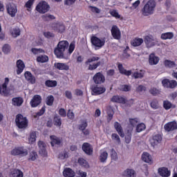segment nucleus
<instances>
[{"instance_id": "obj_1", "label": "nucleus", "mask_w": 177, "mask_h": 177, "mask_svg": "<svg viewBox=\"0 0 177 177\" xmlns=\"http://www.w3.org/2000/svg\"><path fill=\"white\" fill-rule=\"evenodd\" d=\"M68 49V41L63 40L59 41L58 44L54 49V53L57 59H66L64 52Z\"/></svg>"}, {"instance_id": "obj_2", "label": "nucleus", "mask_w": 177, "mask_h": 177, "mask_svg": "<svg viewBox=\"0 0 177 177\" xmlns=\"http://www.w3.org/2000/svg\"><path fill=\"white\" fill-rule=\"evenodd\" d=\"M156 8V1L154 0H149L143 7L141 12L143 16H150L154 13Z\"/></svg>"}, {"instance_id": "obj_3", "label": "nucleus", "mask_w": 177, "mask_h": 177, "mask_svg": "<svg viewBox=\"0 0 177 177\" xmlns=\"http://www.w3.org/2000/svg\"><path fill=\"white\" fill-rule=\"evenodd\" d=\"M98 60H100V57H99L93 56V57L88 58L85 62L86 66H88V70H89L90 71H93V70H96V68H97V67L101 66L102 65V62H98ZM93 62H98L93 63ZM91 63H93V64H91Z\"/></svg>"}, {"instance_id": "obj_4", "label": "nucleus", "mask_w": 177, "mask_h": 177, "mask_svg": "<svg viewBox=\"0 0 177 177\" xmlns=\"http://www.w3.org/2000/svg\"><path fill=\"white\" fill-rule=\"evenodd\" d=\"M17 127L19 129H26L28 127V120L23 116L21 114H18L15 119Z\"/></svg>"}, {"instance_id": "obj_5", "label": "nucleus", "mask_w": 177, "mask_h": 177, "mask_svg": "<svg viewBox=\"0 0 177 177\" xmlns=\"http://www.w3.org/2000/svg\"><path fill=\"white\" fill-rule=\"evenodd\" d=\"M11 156L26 157L28 156V150L24 147H16L10 151Z\"/></svg>"}, {"instance_id": "obj_6", "label": "nucleus", "mask_w": 177, "mask_h": 177, "mask_svg": "<svg viewBox=\"0 0 177 177\" xmlns=\"http://www.w3.org/2000/svg\"><path fill=\"white\" fill-rule=\"evenodd\" d=\"M49 9H50V6H49V4L45 1H40L36 6L37 12L41 14L49 12Z\"/></svg>"}, {"instance_id": "obj_7", "label": "nucleus", "mask_w": 177, "mask_h": 177, "mask_svg": "<svg viewBox=\"0 0 177 177\" xmlns=\"http://www.w3.org/2000/svg\"><path fill=\"white\" fill-rule=\"evenodd\" d=\"M91 42L93 46L100 49V48H103L104 46V44H106V40L104 39H100L96 36H93L91 38Z\"/></svg>"}, {"instance_id": "obj_8", "label": "nucleus", "mask_w": 177, "mask_h": 177, "mask_svg": "<svg viewBox=\"0 0 177 177\" xmlns=\"http://www.w3.org/2000/svg\"><path fill=\"white\" fill-rule=\"evenodd\" d=\"M93 81H94V83L97 85H101V84H104L106 77L102 72H98L93 77Z\"/></svg>"}, {"instance_id": "obj_9", "label": "nucleus", "mask_w": 177, "mask_h": 177, "mask_svg": "<svg viewBox=\"0 0 177 177\" xmlns=\"http://www.w3.org/2000/svg\"><path fill=\"white\" fill-rule=\"evenodd\" d=\"M162 85H163L164 88H167L169 89H174L177 87V82L176 80H170L169 79H164L162 81Z\"/></svg>"}, {"instance_id": "obj_10", "label": "nucleus", "mask_w": 177, "mask_h": 177, "mask_svg": "<svg viewBox=\"0 0 177 177\" xmlns=\"http://www.w3.org/2000/svg\"><path fill=\"white\" fill-rule=\"evenodd\" d=\"M6 9L8 15H10L11 17H15L16 16V14L17 13V6L15 3H8L6 6Z\"/></svg>"}, {"instance_id": "obj_11", "label": "nucleus", "mask_w": 177, "mask_h": 177, "mask_svg": "<svg viewBox=\"0 0 177 177\" xmlns=\"http://www.w3.org/2000/svg\"><path fill=\"white\" fill-rule=\"evenodd\" d=\"M42 103V97L39 95H35L30 102L31 107H38Z\"/></svg>"}, {"instance_id": "obj_12", "label": "nucleus", "mask_w": 177, "mask_h": 177, "mask_svg": "<svg viewBox=\"0 0 177 177\" xmlns=\"http://www.w3.org/2000/svg\"><path fill=\"white\" fill-rule=\"evenodd\" d=\"M52 28L56 32H59L61 34H62V32H64V31L66 30V26L62 22H56V23L53 24Z\"/></svg>"}, {"instance_id": "obj_13", "label": "nucleus", "mask_w": 177, "mask_h": 177, "mask_svg": "<svg viewBox=\"0 0 177 177\" xmlns=\"http://www.w3.org/2000/svg\"><path fill=\"white\" fill-rule=\"evenodd\" d=\"M38 146L40 156H41V157H47L48 151H46V143L44 142V141H39Z\"/></svg>"}, {"instance_id": "obj_14", "label": "nucleus", "mask_w": 177, "mask_h": 177, "mask_svg": "<svg viewBox=\"0 0 177 177\" xmlns=\"http://www.w3.org/2000/svg\"><path fill=\"white\" fill-rule=\"evenodd\" d=\"M82 149L87 156H92L93 154V147L88 142L83 143Z\"/></svg>"}, {"instance_id": "obj_15", "label": "nucleus", "mask_w": 177, "mask_h": 177, "mask_svg": "<svg viewBox=\"0 0 177 177\" xmlns=\"http://www.w3.org/2000/svg\"><path fill=\"white\" fill-rule=\"evenodd\" d=\"M111 32L114 39H121V31L116 25H113L111 28Z\"/></svg>"}, {"instance_id": "obj_16", "label": "nucleus", "mask_w": 177, "mask_h": 177, "mask_svg": "<svg viewBox=\"0 0 177 177\" xmlns=\"http://www.w3.org/2000/svg\"><path fill=\"white\" fill-rule=\"evenodd\" d=\"M162 140V136L161 134H153L152 138L151 139V145L154 147L161 143Z\"/></svg>"}, {"instance_id": "obj_17", "label": "nucleus", "mask_w": 177, "mask_h": 177, "mask_svg": "<svg viewBox=\"0 0 177 177\" xmlns=\"http://www.w3.org/2000/svg\"><path fill=\"white\" fill-rule=\"evenodd\" d=\"M144 41L145 42L147 48H152L156 45L154 37L153 35H147L144 37Z\"/></svg>"}, {"instance_id": "obj_18", "label": "nucleus", "mask_w": 177, "mask_h": 177, "mask_svg": "<svg viewBox=\"0 0 177 177\" xmlns=\"http://www.w3.org/2000/svg\"><path fill=\"white\" fill-rule=\"evenodd\" d=\"M165 131L166 132H171L177 129V123L176 121L169 122L165 124L164 126Z\"/></svg>"}, {"instance_id": "obj_19", "label": "nucleus", "mask_w": 177, "mask_h": 177, "mask_svg": "<svg viewBox=\"0 0 177 177\" xmlns=\"http://www.w3.org/2000/svg\"><path fill=\"white\" fill-rule=\"evenodd\" d=\"M92 95L97 96V95H102L106 92V88L102 86H95L91 88Z\"/></svg>"}, {"instance_id": "obj_20", "label": "nucleus", "mask_w": 177, "mask_h": 177, "mask_svg": "<svg viewBox=\"0 0 177 177\" xmlns=\"http://www.w3.org/2000/svg\"><path fill=\"white\" fill-rule=\"evenodd\" d=\"M54 67H55L57 70L62 71H68V70H70V66L65 63L55 62L54 64Z\"/></svg>"}, {"instance_id": "obj_21", "label": "nucleus", "mask_w": 177, "mask_h": 177, "mask_svg": "<svg viewBox=\"0 0 177 177\" xmlns=\"http://www.w3.org/2000/svg\"><path fill=\"white\" fill-rule=\"evenodd\" d=\"M24 77L26 81H28V82H29L30 84H35L36 82L35 76L32 75V73H31V72L26 71L24 73Z\"/></svg>"}, {"instance_id": "obj_22", "label": "nucleus", "mask_w": 177, "mask_h": 177, "mask_svg": "<svg viewBox=\"0 0 177 177\" xmlns=\"http://www.w3.org/2000/svg\"><path fill=\"white\" fill-rule=\"evenodd\" d=\"M111 102H113V103H120L122 104H125L127 103V99L120 95H113L111 99Z\"/></svg>"}, {"instance_id": "obj_23", "label": "nucleus", "mask_w": 177, "mask_h": 177, "mask_svg": "<svg viewBox=\"0 0 177 177\" xmlns=\"http://www.w3.org/2000/svg\"><path fill=\"white\" fill-rule=\"evenodd\" d=\"M50 139H51L50 145H51L52 147H53L55 146H61L62 145V138H60L59 137H56V136H51Z\"/></svg>"}, {"instance_id": "obj_24", "label": "nucleus", "mask_w": 177, "mask_h": 177, "mask_svg": "<svg viewBox=\"0 0 177 177\" xmlns=\"http://www.w3.org/2000/svg\"><path fill=\"white\" fill-rule=\"evenodd\" d=\"M158 62H160V58L156 55L151 53L149 56V63L151 66H156V64H158Z\"/></svg>"}, {"instance_id": "obj_25", "label": "nucleus", "mask_w": 177, "mask_h": 177, "mask_svg": "<svg viewBox=\"0 0 177 177\" xmlns=\"http://www.w3.org/2000/svg\"><path fill=\"white\" fill-rule=\"evenodd\" d=\"M114 128L118 131V133L121 138H124L125 136V134L124 133V130L122 129V127L121 126V124H120L118 122H114Z\"/></svg>"}, {"instance_id": "obj_26", "label": "nucleus", "mask_w": 177, "mask_h": 177, "mask_svg": "<svg viewBox=\"0 0 177 177\" xmlns=\"http://www.w3.org/2000/svg\"><path fill=\"white\" fill-rule=\"evenodd\" d=\"M158 174L160 176L168 177L171 176V171L168 170L167 167H160L158 169Z\"/></svg>"}, {"instance_id": "obj_27", "label": "nucleus", "mask_w": 177, "mask_h": 177, "mask_svg": "<svg viewBox=\"0 0 177 177\" xmlns=\"http://www.w3.org/2000/svg\"><path fill=\"white\" fill-rule=\"evenodd\" d=\"M17 74L19 75L21 73H23V70H24V67H26V65L24 64V62L21 59H18L17 61Z\"/></svg>"}, {"instance_id": "obj_28", "label": "nucleus", "mask_w": 177, "mask_h": 177, "mask_svg": "<svg viewBox=\"0 0 177 177\" xmlns=\"http://www.w3.org/2000/svg\"><path fill=\"white\" fill-rule=\"evenodd\" d=\"M63 176L64 177H74L75 176V171L70 167H66L63 171Z\"/></svg>"}, {"instance_id": "obj_29", "label": "nucleus", "mask_w": 177, "mask_h": 177, "mask_svg": "<svg viewBox=\"0 0 177 177\" xmlns=\"http://www.w3.org/2000/svg\"><path fill=\"white\" fill-rule=\"evenodd\" d=\"M118 68L120 74H123L124 75H127V77H129V75L132 74V71H127V69H124L122 64H119L118 65Z\"/></svg>"}, {"instance_id": "obj_30", "label": "nucleus", "mask_w": 177, "mask_h": 177, "mask_svg": "<svg viewBox=\"0 0 177 177\" xmlns=\"http://www.w3.org/2000/svg\"><path fill=\"white\" fill-rule=\"evenodd\" d=\"M10 175L12 177H23V171L18 169H11Z\"/></svg>"}, {"instance_id": "obj_31", "label": "nucleus", "mask_w": 177, "mask_h": 177, "mask_svg": "<svg viewBox=\"0 0 177 177\" xmlns=\"http://www.w3.org/2000/svg\"><path fill=\"white\" fill-rule=\"evenodd\" d=\"M12 102L13 106H17L18 107H20V106L23 104L24 100L21 97H18L12 98Z\"/></svg>"}, {"instance_id": "obj_32", "label": "nucleus", "mask_w": 177, "mask_h": 177, "mask_svg": "<svg viewBox=\"0 0 177 177\" xmlns=\"http://www.w3.org/2000/svg\"><path fill=\"white\" fill-rule=\"evenodd\" d=\"M142 161H145V162L151 164V156L147 152H145L142 155Z\"/></svg>"}, {"instance_id": "obj_33", "label": "nucleus", "mask_w": 177, "mask_h": 177, "mask_svg": "<svg viewBox=\"0 0 177 177\" xmlns=\"http://www.w3.org/2000/svg\"><path fill=\"white\" fill-rule=\"evenodd\" d=\"M143 43V39L136 38L131 41L132 46H140Z\"/></svg>"}, {"instance_id": "obj_34", "label": "nucleus", "mask_w": 177, "mask_h": 177, "mask_svg": "<svg viewBox=\"0 0 177 177\" xmlns=\"http://www.w3.org/2000/svg\"><path fill=\"white\" fill-rule=\"evenodd\" d=\"M109 157V153L107 151H104L100 154V162H106L107 158Z\"/></svg>"}, {"instance_id": "obj_35", "label": "nucleus", "mask_w": 177, "mask_h": 177, "mask_svg": "<svg viewBox=\"0 0 177 177\" xmlns=\"http://www.w3.org/2000/svg\"><path fill=\"white\" fill-rule=\"evenodd\" d=\"M165 66L167 68H174L176 67V64L174 61L166 59L164 62Z\"/></svg>"}, {"instance_id": "obj_36", "label": "nucleus", "mask_w": 177, "mask_h": 177, "mask_svg": "<svg viewBox=\"0 0 177 177\" xmlns=\"http://www.w3.org/2000/svg\"><path fill=\"white\" fill-rule=\"evenodd\" d=\"M45 85L48 88H55V86H57V82L56 80H46Z\"/></svg>"}, {"instance_id": "obj_37", "label": "nucleus", "mask_w": 177, "mask_h": 177, "mask_svg": "<svg viewBox=\"0 0 177 177\" xmlns=\"http://www.w3.org/2000/svg\"><path fill=\"white\" fill-rule=\"evenodd\" d=\"M77 162L80 164V165L84 167V168H89V163H88V161H86L83 158H80L77 160Z\"/></svg>"}, {"instance_id": "obj_38", "label": "nucleus", "mask_w": 177, "mask_h": 177, "mask_svg": "<svg viewBox=\"0 0 177 177\" xmlns=\"http://www.w3.org/2000/svg\"><path fill=\"white\" fill-rule=\"evenodd\" d=\"M150 106L151 109H153V110H157L160 109V104L158 103V100L157 99L152 100L150 103Z\"/></svg>"}, {"instance_id": "obj_39", "label": "nucleus", "mask_w": 177, "mask_h": 177, "mask_svg": "<svg viewBox=\"0 0 177 177\" xmlns=\"http://www.w3.org/2000/svg\"><path fill=\"white\" fill-rule=\"evenodd\" d=\"M35 140H37V133H35V131H32L30 133L28 142L30 145H32V143H34V142H35Z\"/></svg>"}, {"instance_id": "obj_40", "label": "nucleus", "mask_w": 177, "mask_h": 177, "mask_svg": "<svg viewBox=\"0 0 177 177\" xmlns=\"http://www.w3.org/2000/svg\"><path fill=\"white\" fill-rule=\"evenodd\" d=\"M41 19L44 20V21H50V20H55L56 17H54L53 15L46 14L41 16Z\"/></svg>"}, {"instance_id": "obj_41", "label": "nucleus", "mask_w": 177, "mask_h": 177, "mask_svg": "<svg viewBox=\"0 0 177 177\" xmlns=\"http://www.w3.org/2000/svg\"><path fill=\"white\" fill-rule=\"evenodd\" d=\"M54 125L55 127H62V118L58 115H55L54 117Z\"/></svg>"}, {"instance_id": "obj_42", "label": "nucleus", "mask_w": 177, "mask_h": 177, "mask_svg": "<svg viewBox=\"0 0 177 177\" xmlns=\"http://www.w3.org/2000/svg\"><path fill=\"white\" fill-rule=\"evenodd\" d=\"M162 39H172L174 38V33L172 32H166L163 33L161 35Z\"/></svg>"}, {"instance_id": "obj_43", "label": "nucleus", "mask_w": 177, "mask_h": 177, "mask_svg": "<svg viewBox=\"0 0 177 177\" xmlns=\"http://www.w3.org/2000/svg\"><path fill=\"white\" fill-rule=\"evenodd\" d=\"M48 60H49V57L46 55H41L37 58V62L39 63H46Z\"/></svg>"}, {"instance_id": "obj_44", "label": "nucleus", "mask_w": 177, "mask_h": 177, "mask_svg": "<svg viewBox=\"0 0 177 177\" xmlns=\"http://www.w3.org/2000/svg\"><path fill=\"white\" fill-rule=\"evenodd\" d=\"M8 85H9V78L6 77L5 82L2 84V89H3L2 92L3 93H4V95H6V89H8Z\"/></svg>"}, {"instance_id": "obj_45", "label": "nucleus", "mask_w": 177, "mask_h": 177, "mask_svg": "<svg viewBox=\"0 0 177 177\" xmlns=\"http://www.w3.org/2000/svg\"><path fill=\"white\" fill-rule=\"evenodd\" d=\"M124 139L126 143H131V140L132 139V133L131 132V131L127 130Z\"/></svg>"}, {"instance_id": "obj_46", "label": "nucleus", "mask_w": 177, "mask_h": 177, "mask_svg": "<svg viewBox=\"0 0 177 177\" xmlns=\"http://www.w3.org/2000/svg\"><path fill=\"white\" fill-rule=\"evenodd\" d=\"M125 176L127 177H133L135 176V170L132 169H127L124 171Z\"/></svg>"}, {"instance_id": "obj_47", "label": "nucleus", "mask_w": 177, "mask_h": 177, "mask_svg": "<svg viewBox=\"0 0 177 177\" xmlns=\"http://www.w3.org/2000/svg\"><path fill=\"white\" fill-rule=\"evenodd\" d=\"M54 100H55V97H53V95L48 96L46 102L47 106H53Z\"/></svg>"}, {"instance_id": "obj_48", "label": "nucleus", "mask_w": 177, "mask_h": 177, "mask_svg": "<svg viewBox=\"0 0 177 177\" xmlns=\"http://www.w3.org/2000/svg\"><path fill=\"white\" fill-rule=\"evenodd\" d=\"M146 129V124L145 123H140L136 127V132H142Z\"/></svg>"}, {"instance_id": "obj_49", "label": "nucleus", "mask_w": 177, "mask_h": 177, "mask_svg": "<svg viewBox=\"0 0 177 177\" xmlns=\"http://www.w3.org/2000/svg\"><path fill=\"white\" fill-rule=\"evenodd\" d=\"M129 124L131 127H136L139 124V119L138 118H129Z\"/></svg>"}, {"instance_id": "obj_50", "label": "nucleus", "mask_w": 177, "mask_h": 177, "mask_svg": "<svg viewBox=\"0 0 177 177\" xmlns=\"http://www.w3.org/2000/svg\"><path fill=\"white\" fill-rule=\"evenodd\" d=\"M111 138H112V140H115L118 145H121V139L120 138V136H118V134L112 133Z\"/></svg>"}, {"instance_id": "obj_51", "label": "nucleus", "mask_w": 177, "mask_h": 177, "mask_svg": "<svg viewBox=\"0 0 177 177\" xmlns=\"http://www.w3.org/2000/svg\"><path fill=\"white\" fill-rule=\"evenodd\" d=\"M38 158V153L35 151H32L29 155L28 160H30L31 161H35Z\"/></svg>"}, {"instance_id": "obj_52", "label": "nucleus", "mask_w": 177, "mask_h": 177, "mask_svg": "<svg viewBox=\"0 0 177 177\" xmlns=\"http://www.w3.org/2000/svg\"><path fill=\"white\" fill-rule=\"evenodd\" d=\"M121 91H122L123 92H129V91H131V85H128V84H123L120 86V88Z\"/></svg>"}, {"instance_id": "obj_53", "label": "nucleus", "mask_w": 177, "mask_h": 177, "mask_svg": "<svg viewBox=\"0 0 177 177\" xmlns=\"http://www.w3.org/2000/svg\"><path fill=\"white\" fill-rule=\"evenodd\" d=\"M88 127V122H86V121H82V124L78 125V129L80 131H84L85 129H86V127Z\"/></svg>"}, {"instance_id": "obj_54", "label": "nucleus", "mask_w": 177, "mask_h": 177, "mask_svg": "<svg viewBox=\"0 0 177 177\" xmlns=\"http://www.w3.org/2000/svg\"><path fill=\"white\" fill-rule=\"evenodd\" d=\"M149 93L152 95L153 96H157V95H160V90H158L156 88H151L149 90Z\"/></svg>"}, {"instance_id": "obj_55", "label": "nucleus", "mask_w": 177, "mask_h": 177, "mask_svg": "<svg viewBox=\"0 0 177 177\" xmlns=\"http://www.w3.org/2000/svg\"><path fill=\"white\" fill-rule=\"evenodd\" d=\"M2 50L5 55H8L10 52V46L9 44H4Z\"/></svg>"}, {"instance_id": "obj_56", "label": "nucleus", "mask_w": 177, "mask_h": 177, "mask_svg": "<svg viewBox=\"0 0 177 177\" xmlns=\"http://www.w3.org/2000/svg\"><path fill=\"white\" fill-rule=\"evenodd\" d=\"M46 111V106L44 105V106L39 110L37 113L35 117H41V115H44L45 114V111Z\"/></svg>"}, {"instance_id": "obj_57", "label": "nucleus", "mask_w": 177, "mask_h": 177, "mask_svg": "<svg viewBox=\"0 0 177 177\" xmlns=\"http://www.w3.org/2000/svg\"><path fill=\"white\" fill-rule=\"evenodd\" d=\"M20 28H15L12 30V36H14L15 38L19 37V35H20Z\"/></svg>"}, {"instance_id": "obj_58", "label": "nucleus", "mask_w": 177, "mask_h": 177, "mask_svg": "<svg viewBox=\"0 0 177 177\" xmlns=\"http://www.w3.org/2000/svg\"><path fill=\"white\" fill-rule=\"evenodd\" d=\"M163 107L165 110H169L172 107V104L169 101H164Z\"/></svg>"}, {"instance_id": "obj_59", "label": "nucleus", "mask_w": 177, "mask_h": 177, "mask_svg": "<svg viewBox=\"0 0 177 177\" xmlns=\"http://www.w3.org/2000/svg\"><path fill=\"white\" fill-rule=\"evenodd\" d=\"M75 49V44H74L73 43H71L68 50V56H70V55H71V53H73V52H74Z\"/></svg>"}, {"instance_id": "obj_60", "label": "nucleus", "mask_w": 177, "mask_h": 177, "mask_svg": "<svg viewBox=\"0 0 177 177\" xmlns=\"http://www.w3.org/2000/svg\"><path fill=\"white\" fill-rule=\"evenodd\" d=\"M147 89V88H146V86H143V85H142V84L139 85V86L136 88V91H137L139 93H142V92H146Z\"/></svg>"}, {"instance_id": "obj_61", "label": "nucleus", "mask_w": 177, "mask_h": 177, "mask_svg": "<svg viewBox=\"0 0 177 177\" xmlns=\"http://www.w3.org/2000/svg\"><path fill=\"white\" fill-rule=\"evenodd\" d=\"M133 77L136 80L138 78H143L144 77V74L143 73H141V72H135L133 74Z\"/></svg>"}, {"instance_id": "obj_62", "label": "nucleus", "mask_w": 177, "mask_h": 177, "mask_svg": "<svg viewBox=\"0 0 177 177\" xmlns=\"http://www.w3.org/2000/svg\"><path fill=\"white\" fill-rule=\"evenodd\" d=\"M76 174L77 175V177H86L87 175L86 172L82 171V170H77Z\"/></svg>"}, {"instance_id": "obj_63", "label": "nucleus", "mask_w": 177, "mask_h": 177, "mask_svg": "<svg viewBox=\"0 0 177 177\" xmlns=\"http://www.w3.org/2000/svg\"><path fill=\"white\" fill-rule=\"evenodd\" d=\"M89 8L91 9V12H93V13H100V9L97 7L90 6Z\"/></svg>"}, {"instance_id": "obj_64", "label": "nucleus", "mask_w": 177, "mask_h": 177, "mask_svg": "<svg viewBox=\"0 0 177 177\" xmlns=\"http://www.w3.org/2000/svg\"><path fill=\"white\" fill-rule=\"evenodd\" d=\"M111 157L112 160H117V152L115 150H114V149L111 150Z\"/></svg>"}]
</instances>
